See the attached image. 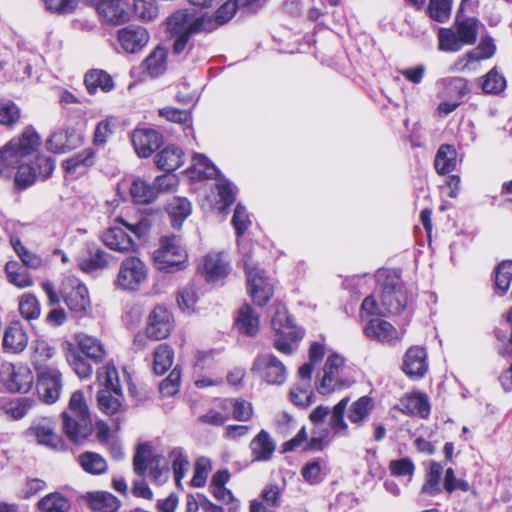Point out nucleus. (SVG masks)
Listing matches in <instances>:
<instances>
[{
    "label": "nucleus",
    "mask_w": 512,
    "mask_h": 512,
    "mask_svg": "<svg viewBox=\"0 0 512 512\" xmlns=\"http://www.w3.org/2000/svg\"><path fill=\"white\" fill-rule=\"evenodd\" d=\"M40 137L37 132L27 127L20 136L12 138L0 148V176H10L24 161L36 160L39 175L47 178L55 168V161L51 157L38 156L37 149Z\"/></svg>",
    "instance_id": "f257e3e1"
},
{
    "label": "nucleus",
    "mask_w": 512,
    "mask_h": 512,
    "mask_svg": "<svg viewBox=\"0 0 512 512\" xmlns=\"http://www.w3.org/2000/svg\"><path fill=\"white\" fill-rule=\"evenodd\" d=\"M151 225V220L145 216L133 223L117 217L103 232L102 241L111 250L120 253L134 252L137 247L134 238L141 239L146 236Z\"/></svg>",
    "instance_id": "f03ea898"
},
{
    "label": "nucleus",
    "mask_w": 512,
    "mask_h": 512,
    "mask_svg": "<svg viewBox=\"0 0 512 512\" xmlns=\"http://www.w3.org/2000/svg\"><path fill=\"white\" fill-rule=\"evenodd\" d=\"M62 419L63 431L71 441L77 443L89 436L92 420L82 391L77 390L72 394Z\"/></svg>",
    "instance_id": "7ed1b4c3"
},
{
    "label": "nucleus",
    "mask_w": 512,
    "mask_h": 512,
    "mask_svg": "<svg viewBox=\"0 0 512 512\" xmlns=\"http://www.w3.org/2000/svg\"><path fill=\"white\" fill-rule=\"evenodd\" d=\"M376 281L381 288V304L388 314H399L407 306L409 296L397 270L379 269Z\"/></svg>",
    "instance_id": "20e7f679"
},
{
    "label": "nucleus",
    "mask_w": 512,
    "mask_h": 512,
    "mask_svg": "<svg viewBox=\"0 0 512 512\" xmlns=\"http://www.w3.org/2000/svg\"><path fill=\"white\" fill-rule=\"evenodd\" d=\"M271 326L275 333L274 347L282 354L291 355L303 337V331L293 324L285 305L277 303L273 306Z\"/></svg>",
    "instance_id": "39448f33"
},
{
    "label": "nucleus",
    "mask_w": 512,
    "mask_h": 512,
    "mask_svg": "<svg viewBox=\"0 0 512 512\" xmlns=\"http://www.w3.org/2000/svg\"><path fill=\"white\" fill-rule=\"evenodd\" d=\"M239 247L246 272L248 292L255 304L263 306L273 295V283L264 271L258 268L253 259L251 247L246 244H239Z\"/></svg>",
    "instance_id": "423d86ee"
},
{
    "label": "nucleus",
    "mask_w": 512,
    "mask_h": 512,
    "mask_svg": "<svg viewBox=\"0 0 512 512\" xmlns=\"http://www.w3.org/2000/svg\"><path fill=\"white\" fill-rule=\"evenodd\" d=\"M153 259L158 270L175 272L186 268L188 254L179 236H164L159 241V247L153 252Z\"/></svg>",
    "instance_id": "0eeeda50"
},
{
    "label": "nucleus",
    "mask_w": 512,
    "mask_h": 512,
    "mask_svg": "<svg viewBox=\"0 0 512 512\" xmlns=\"http://www.w3.org/2000/svg\"><path fill=\"white\" fill-rule=\"evenodd\" d=\"M479 21L475 18H457L454 29H441L438 34L439 50L458 52L477 40Z\"/></svg>",
    "instance_id": "6e6552de"
},
{
    "label": "nucleus",
    "mask_w": 512,
    "mask_h": 512,
    "mask_svg": "<svg viewBox=\"0 0 512 512\" xmlns=\"http://www.w3.org/2000/svg\"><path fill=\"white\" fill-rule=\"evenodd\" d=\"M196 24V17L182 10L169 17L168 29L175 38L172 48L173 54L180 55L185 51L190 53L193 47L190 38L195 34L205 33L204 29H195Z\"/></svg>",
    "instance_id": "1a4fd4ad"
},
{
    "label": "nucleus",
    "mask_w": 512,
    "mask_h": 512,
    "mask_svg": "<svg viewBox=\"0 0 512 512\" xmlns=\"http://www.w3.org/2000/svg\"><path fill=\"white\" fill-rule=\"evenodd\" d=\"M61 295L67 307L75 314L83 317L91 309V301L87 287L75 277H66L61 285Z\"/></svg>",
    "instance_id": "9d476101"
},
{
    "label": "nucleus",
    "mask_w": 512,
    "mask_h": 512,
    "mask_svg": "<svg viewBox=\"0 0 512 512\" xmlns=\"http://www.w3.org/2000/svg\"><path fill=\"white\" fill-rule=\"evenodd\" d=\"M262 382L268 385H282L287 378L286 366L272 353H262L254 359L252 368Z\"/></svg>",
    "instance_id": "9b49d317"
},
{
    "label": "nucleus",
    "mask_w": 512,
    "mask_h": 512,
    "mask_svg": "<svg viewBox=\"0 0 512 512\" xmlns=\"http://www.w3.org/2000/svg\"><path fill=\"white\" fill-rule=\"evenodd\" d=\"M345 367V359L338 353L330 354L323 368V376L317 390L320 394L327 395L348 385L342 377Z\"/></svg>",
    "instance_id": "f8f14e48"
},
{
    "label": "nucleus",
    "mask_w": 512,
    "mask_h": 512,
    "mask_svg": "<svg viewBox=\"0 0 512 512\" xmlns=\"http://www.w3.org/2000/svg\"><path fill=\"white\" fill-rule=\"evenodd\" d=\"M147 278V267L138 257H128L120 265L117 285L123 289L135 290Z\"/></svg>",
    "instance_id": "ddd939ff"
},
{
    "label": "nucleus",
    "mask_w": 512,
    "mask_h": 512,
    "mask_svg": "<svg viewBox=\"0 0 512 512\" xmlns=\"http://www.w3.org/2000/svg\"><path fill=\"white\" fill-rule=\"evenodd\" d=\"M61 389L62 375L56 367H42L37 372V393L46 404L55 403Z\"/></svg>",
    "instance_id": "4468645a"
},
{
    "label": "nucleus",
    "mask_w": 512,
    "mask_h": 512,
    "mask_svg": "<svg viewBox=\"0 0 512 512\" xmlns=\"http://www.w3.org/2000/svg\"><path fill=\"white\" fill-rule=\"evenodd\" d=\"M174 326L172 313L164 306H156L148 315L145 333L151 340L167 338Z\"/></svg>",
    "instance_id": "2eb2a0df"
},
{
    "label": "nucleus",
    "mask_w": 512,
    "mask_h": 512,
    "mask_svg": "<svg viewBox=\"0 0 512 512\" xmlns=\"http://www.w3.org/2000/svg\"><path fill=\"white\" fill-rule=\"evenodd\" d=\"M55 428L56 422L52 418L39 417L32 421L27 434L34 437L39 444L59 450L63 448V442Z\"/></svg>",
    "instance_id": "dca6fc26"
},
{
    "label": "nucleus",
    "mask_w": 512,
    "mask_h": 512,
    "mask_svg": "<svg viewBox=\"0 0 512 512\" xmlns=\"http://www.w3.org/2000/svg\"><path fill=\"white\" fill-rule=\"evenodd\" d=\"M131 141L137 155L147 158L161 146L163 137L154 129L137 128L131 133Z\"/></svg>",
    "instance_id": "f3484780"
},
{
    "label": "nucleus",
    "mask_w": 512,
    "mask_h": 512,
    "mask_svg": "<svg viewBox=\"0 0 512 512\" xmlns=\"http://www.w3.org/2000/svg\"><path fill=\"white\" fill-rule=\"evenodd\" d=\"M1 379L11 392L27 393L33 385V375L30 370L27 368L16 370L12 364L3 367Z\"/></svg>",
    "instance_id": "a211bd4d"
},
{
    "label": "nucleus",
    "mask_w": 512,
    "mask_h": 512,
    "mask_svg": "<svg viewBox=\"0 0 512 512\" xmlns=\"http://www.w3.org/2000/svg\"><path fill=\"white\" fill-rule=\"evenodd\" d=\"M239 6L241 4L237 0H228L216 11L214 16L202 15L196 17L195 29H204L205 33L216 30L233 18Z\"/></svg>",
    "instance_id": "6ab92c4d"
},
{
    "label": "nucleus",
    "mask_w": 512,
    "mask_h": 512,
    "mask_svg": "<svg viewBox=\"0 0 512 512\" xmlns=\"http://www.w3.org/2000/svg\"><path fill=\"white\" fill-rule=\"evenodd\" d=\"M163 466L168 467L166 459L160 454H153L150 445L142 443L137 447L133 458V470L137 475L143 476L147 469L150 473Z\"/></svg>",
    "instance_id": "aec40b11"
},
{
    "label": "nucleus",
    "mask_w": 512,
    "mask_h": 512,
    "mask_svg": "<svg viewBox=\"0 0 512 512\" xmlns=\"http://www.w3.org/2000/svg\"><path fill=\"white\" fill-rule=\"evenodd\" d=\"M80 143L81 137L73 128H60L49 136L46 148L53 153H65L77 148Z\"/></svg>",
    "instance_id": "412c9836"
},
{
    "label": "nucleus",
    "mask_w": 512,
    "mask_h": 512,
    "mask_svg": "<svg viewBox=\"0 0 512 512\" xmlns=\"http://www.w3.org/2000/svg\"><path fill=\"white\" fill-rule=\"evenodd\" d=\"M403 370L413 379L422 378L428 370L427 353L423 347H410L403 359Z\"/></svg>",
    "instance_id": "4be33fe9"
},
{
    "label": "nucleus",
    "mask_w": 512,
    "mask_h": 512,
    "mask_svg": "<svg viewBox=\"0 0 512 512\" xmlns=\"http://www.w3.org/2000/svg\"><path fill=\"white\" fill-rule=\"evenodd\" d=\"M365 336L381 343L399 340L402 334L388 321L380 318L370 319L363 328Z\"/></svg>",
    "instance_id": "5701e85b"
},
{
    "label": "nucleus",
    "mask_w": 512,
    "mask_h": 512,
    "mask_svg": "<svg viewBox=\"0 0 512 512\" xmlns=\"http://www.w3.org/2000/svg\"><path fill=\"white\" fill-rule=\"evenodd\" d=\"M75 348L80 354L98 364L104 361L106 350L100 339L84 332L75 334Z\"/></svg>",
    "instance_id": "b1692460"
},
{
    "label": "nucleus",
    "mask_w": 512,
    "mask_h": 512,
    "mask_svg": "<svg viewBox=\"0 0 512 512\" xmlns=\"http://www.w3.org/2000/svg\"><path fill=\"white\" fill-rule=\"evenodd\" d=\"M28 344V335L23 326L14 322L7 326L3 333L2 348L9 354H19Z\"/></svg>",
    "instance_id": "393cba45"
},
{
    "label": "nucleus",
    "mask_w": 512,
    "mask_h": 512,
    "mask_svg": "<svg viewBox=\"0 0 512 512\" xmlns=\"http://www.w3.org/2000/svg\"><path fill=\"white\" fill-rule=\"evenodd\" d=\"M118 40L126 52L135 53L147 44L149 35L143 27L129 26L119 30Z\"/></svg>",
    "instance_id": "a878e982"
},
{
    "label": "nucleus",
    "mask_w": 512,
    "mask_h": 512,
    "mask_svg": "<svg viewBox=\"0 0 512 512\" xmlns=\"http://www.w3.org/2000/svg\"><path fill=\"white\" fill-rule=\"evenodd\" d=\"M230 270V264L222 253L213 252L204 257L203 273L208 282H215L226 277Z\"/></svg>",
    "instance_id": "bb28decb"
},
{
    "label": "nucleus",
    "mask_w": 512,
    "mask_h": 512,
    "mask_svg": "<svg viewBox=\"0 0 512 512\" xmlns=\"http://www.w3.org/2000/svg\"><path fill=\"white\" fill-rule=\"evenodd\" d=\"M253 461L265 462L271 459L276 444L269 433L262 429L250 442Z\"/></svg>",
    "instance_id": "cd10ccee"
},
{
    "label": "nucleus",
    "mask_w": 512,
    "mask_h": 512,
    "mask_svg": "<svg viewBox=\"0 0 512 512\" xmlns=\"http://www.w3.org/2000/svg\"><path fill=\"white\" fill-rule=\"evenodd\" d=\"M221 408L227 414L239 422H246L253 416V407L249 401L241 398H228L221 401Z\"/></svg>",
    "instance_id": "c85d7f7f"
},
{
    "label": "nucleus",
    "mask_w": 512,
    "mask_h": 512,
    "mask_svg": "<svg viewBox=\"0 0 512 512\" xmlns=\"http://www.w3.org/2000/svg\"><path fill=\"white\" fill-rule=\"evenodd\" d=\"M301 476L310 485H317L324 481L328 474L327 461L323 457H316L304 463Z\"/></svg>",
    "instance_id": "c756f323"
},
{
    "label": "nucleus",
    "mask_w": 512,
    "mask_h": 512,
    "mask_svg": "<svg viewBox=\"0 0 512 512\" xmlns=\"http://www.w3.org/2000/svg\"><path fill=\"white\" fill-rule=\"evenodd\" d=\"M167 213L175 228H180L184 220L191 214V202L185 197L174 196L167 204Z\"/></svg>",
    "instance_id": "7c9ffc66"
},
{
    "label": "nucleus",
    "mask_w": 512,
    "mask_h": 512,
    "mask_svg": "<svg viewBox=\"0 0 512 512\" xmlns=\"http://www.w3.org/2000/svg\"><path fill=\"white\" fill-rule=\"evenodd\" d=\"M457 151L449 144H442L435 155L434 166L438 174L446 175L456 168Z\"/></svg>",
    "instance_id": "2f4dec72"
},
{
    "label": "nucleus",
    "mask_w": 512,
    "mask_h": 512,
    "mask_svg": "<svg viewBox=\"0 0 512 512\" xmlns=\"http://www.w3.org/2000/svg\"><path fill=\"white\" fill-rule=\"evenodd\" d=\"M158 168L171 172L178 169L183 163V151L174 145H168L156 155Z\"/></svg>",
    "instance_id": "473e14b6"
},
{
    "label": "nucleus",
    "mask_w": 512,
    "mask_h": 512,
    "mask_svg": "<svg viewBox=\"0 0 512 512\" xmlns=\"http://www.w3.org/2000/svg\"><path fill=\"white\" fill-rule=\"evenodd\" d=\"M84 83L90 94H95L98 90L110 92L114 88L112 77L104 70L94 69L87 72Z\"/></svg>",
    "instance_id": "72a5a7b5"
},
{
    "label": "nucleus",
    "mask_w": 512,
    "mask_h": 512,
    "mask_svg": "<svg viewBox=\"0 0 512 512\" xmlns=\"http://www.w3.org/2000/svg\"><path fill=\"white\" fill-rule=\"evenodd\" d=\"M87 501L91 509L96 512H115L120 506L118 498L106 491L88 493Z\"/></svg>",
    "instance_id": "f704fd0d"
},
{
    "label": "nucleus",
    "mask_w": 512,
    "mask_h": 512,
    "mask_svg": "<svg viewBox=\"0 0 512 512\" xmlns=\"http://www.w3.org/2000/svg\"><path fill=\"white\" fill-rule=\"evenodd\" d=\"M402 411L408 415L427 418L430 414V404L428 397L422 393L409 395L401 402Z\"/></svg>",
    "instance_id": "c9c22d12"
},
{
    "label": "nucleus",
    "mask_w": 512,
    "mask_h": 512,
    "mask_svg": "<svg viewBox=\"0 0 512 512\" xmlns=\"http://www.w3.org/2000/svg\"><path fill=\"white\" fill-rule=\"evenodd\" d=\"M236 325L241 333L250 337L255 336L259 330V317L251 306L243 305L238 312Z\"/></svg>",
    "instance_id": "e433bc0d"
},
{
    "label": "nucleus",
    "mask_w": 512,
    "mask_h": 512,
    "mask_svg": "<svg viewBox=\"0 0 512 512\" xmlns=\"http://www.w3.org/2000/svg\"><path fill=\"white\" fill-rule=\"evenodd\" d=\"M443 474V466L438 462H431L429 469L425 475V482L421 488V493L436 496L443 490L441 486V478Z\"/></svg>",
    "instance_id": "4c0bfd02"
},
{
    "label": "nucleus",
    "mask_w": 512,
    "mask_h": 512,
    "mask_svg": "<svg viewBox=\"0 0 512 512\" xmlns=\"http://www.w3.org/2000/svg\"><path fill=\"white\" fill-rule=\"evenodd\" d=\"M94 151L91 148L84 149L63 162V167L70 174H82L93 165Z\"/></svg>",
    "instance_id": "58836bf2"
},
{
    "label": "nucleus",
    "mask_w": 512,
    "mask_h": 512,
    "mask_svg": "<svg viewBox=\"0 0 512 512\" xmlns=\"http://www.w3.org/2000/svg\"><path fill=\"white\" fill-rule=\"evenodd\" d=\"M130 195L132 199L139 204H148L153 202L157 197V189L154 187V183L137 178L133 180L130 186Z\"/></svg>",
    "instance_id": "ea45409f"
},
{
    "label": "nucleus",
    "mask_w": 512,
    "mask_h": 512,
    "mask_svg": "<svg viewBox=\"0 0 512 512\" xmlns=\"http://www.w3.org/2000/svg\"><path fill=\"white\" fill-rule=\"evenodd\" d=\"M97 10L108 22L119 24L126 19V12L119 0H99Z\"/></svg>",
    "instance_id": "a19ab883"
},
{
    "label": "nucleus",
    "mask_w": 512,
    "mask_h": 512,
    "mask_svg": "<svg viewBox=\"0 0 512 512\" xmlns=\"http://www.w3.org/2000/svg\"><path fill=\"white\" fill-rule=\"evenodd\" d=\"M10 243L25 267L37 270L45 265L43 258L28 250L18 237L12 236Z\"/></svg>",
    "instance_id": "79ce46f5"
},
{
    "label": "nucleus",
    "mask_w": 512,
    "mask_h": 512,
    "mask_svg": "<svg viewBox=\"0 0 512 512\" xmlns=\"http://www.w3.org/2000/svg\"><path fill=\"white\" fill-rule=\"evenodd\" d=\"M78 463L81 468L91 475L104 474L108 469L107 461L100 454L95 452H84L78 456Z\"/></svg>",
    "instance_id": "37998d69"
},
{
    "label": "nucleus",
    "mask_w": 512,
    "mask_h": 512,
    "mask_svg": "<svg viewBox=\"0 0 512 512\" xmlns=\"http://www.w3.org/2000/svg\"><path fill=\"white\" fill-rule=\"evenodd\" d=\"M167 51L163 47H156L144 60L143 67L152 77L162 75L167 68Z\"/></svg>",
    "instance_id": "c03bdc74"
},
{
    "label": "nucleus",
    "mask_w": 512,
    "mask_h": 512,
    "mask_svg": "<svg viewBox=\"0 0 512 512\" xmlns=\"http://www.w3.org/2000/svg\"><path fill=\"white\" fill-rule=\"evenodd\" d=\"M68 348L66 351V359L69 365L72 367L74 372L81 379H87L92 375L93 368L91 364L82 357V355L77 351L73 343H68Z\"/></svg>",
    "instance_id": "a18cd8bd"
},
{
    "label": "nucleus",
    "mask_w": 512,
    "mask_h": 512,
    "mask_svg": "<svg viewBox=\"0 0 512 512\" xmlns=\"http://www.w3.org/2000/svg\"><path fill=\"white\" fill-rule=\"evenodd\" d=\"M5 273L9 283L18 288H27L33 285V279L17 261H8L5 265Z\"/></svg>",
    "instance_id": "49530a36"
},
{
    "label": "nucleus",
    "mask_w": 512,
    "mask_h": 512,
    "mask_svg": "<svg viewBox=\"0 0 512 512\" xmlns=\"http://www.w3.org/2000/svg\"><path fill=\"white\" fill-rule=\"evenodd\" d=\"M481 88L486 94H499L506 88V78L496 67L479 79Z\"/></svg>",
    "instance_id": "de8ad7c7"
},
{
    "label": "nucleus",
    "mask_w": 512,
    "mask_h": 512,
    "mask_svg": "<svg viewBox=\"0 0 512 512\" xmlns=\"http://www.w3.org/2000/svg\"><path fill=\"white\" fill-rule=\"evenodd\" d=\"M97 378L102 386V391L113 392L116 396L121 395L118 372L114 365L106 364L97 370Z\"/></svg>",
    "instance_id": "09e8293b"
},
{
    "label": "nucleus",
    "mask_w": 512,
    "mask_h": 512,
    "mask_svg": "<svg viewBox=\"0 0 512 512\" xmlns=\"http://www.w3.org/2000/svg\"><path fill=\"white\" fill-rule=\"evenodd\" d=\"M174 360V351L167 344H160L154 351L153 370L155 374L162 375L168 371Z\"/></svg>",
    "instance_id": "8fccbe9b"
},
{
    "label": "nucleus",
    "mask_w": 512,
    "mask_h": 512,
    "mask_svg": "<svg viewBox=\"0 0 512 512\" xmlns=\"http://www.w3.org/2000/svg\"><path fill=\"white\" fill-rule=\"evenodd\" d=\"M42 512H67L70 509L69 500L59 492L49 493L38 502Z\"/></svg>",
    "instance_id": "3c124183"
},
{
    "label": "nucleus",
    "mask_w": 512,
    "mask_h": 512,
    "mask_svg": "<svg viewBox=\"0 0 512 512\" xmlns=\"http://www.w3.org/2000/svg\"><path fill=\"white\" fill-rule=\"evenodd\" d=\"M169 459L171 461L176 484L180 486L189 467L188 456L182 448L175 447L170 451Z\"/></svg>",
    "instance_id": "603ef678"
},
{
    "label": "nucleus",
    "mask_w": 512,
    "mask_h": 512,
    "mask_svg": "<svg viewBox=\"0 0 512 512\" xmlns=\"http://www.w3.org/2000/svg\"><path fill=\"white\" fill-rule=\"evenodd\" d=\"M32 362L37 372L42 367H48L45 362L54 356L55 349L45 340H36L33 345Z\"/></svg>",
    "instance_id": "864d4df0"
},
{
    "label": "nucleus",
    "mask_w": 512,
    "mask_h": 512,
    "mask_svg": "<svg viewBox=\"0 0 512 512\" xmlns=\"http://www.w3.org/2000/svg\"><path fill=\"white\" fill-rule=\"evenodd\" d=\"M211 469V460L204 456L199 457L194 464V475L190 481L191 486L195 488L204 487Z\"/></svg>",
    "instance_id": "5fc2aeb1"
},
{
    "label": "nucleus",
    "mask_w": 512,
    "mask_h": 512,
    "mask_svg": "<svg viewBox=\"0 0 512 512\" xmlns=\"http://www.w3.org/2000/svg\"><path fill=\"white\" fill-rule=\"evenodd\" d=\"M349 399L343 398L337 403L332 411L330 425L334 430L335 434L345 435L347 431V424L344 420V414L348 405Z\"/></svg>",
    "instance_id": "6e6d98bb"
},
{
    "label": "nucleus",
    "mask_w": 512,
    "mask_h": 512,
    "mask_svg": "<svg viewBox=\"0 0 512 512\" xmlns=\"http://www.w3.org/2000/svg\"><path fill=\"white\" fill-rule=\"evenodd\" d=\"M512 281V261H502L495 270V287L504 294Z\"/></svg>",
    "instance_id": "4d7b16f0"
},
{
    "label": "nucleus",
    "mask_w": 512,
    "mask_h": 512,
    "mask_svg": "<svg viewBox=\"0 0 512 512\" xmlns=\"http://www.w3.org/2000/svg\"><path fill=\"white\" fill-rule=\"evenodd\" d=\"M31 163L32 161H24L16 167L15 184L17 187L25 189L34 183L37 177V170Z\"/></svg>",
    "instance_id": "13d9d810"
},
{
    "label": "nucleus",
    "mask_w": 512,
    "mask_h": 512,
    "mask_svg": "<svg viewBox=\"0 0 512 512\" xmlns=\"http://www.w3.org/2000/svg\"><path fill=\"white\" fill-rule=\"evenodd\" d=\"M439 84L445 89L441 92L443 96L459 98L467 92V82L461 77L444 78Z\"/></svg>",
    "instance_id": "bf43d9fd"
},
{
    "label": "nucleus",
    "mask_w": 512,
    "mask_h": 512,
    "mask_svg": "<svg viewBox=\"0 0 512 512\" xmlns=\"http://www.w3.org/2000/svg\"><path fill=\"white\" fill-rule=\"evenodd\" d=\"M19 311L28 321L37 319L41 312L40 303L34 295L24 294L19 301Z\"/></svg>",
    "instance_id": "052dcab7"
},
{
    "label": "nucleus",
    "mask_w": 512,
    "mask_h": 512,
    "mask_svg": "<svg viewBox=\"0 0 512 512\" xmlns=\"http://www.w3.org/2000/svg\"><path fill=\"white\" fill-rule=\"evenodd\" d=\"M133 10L135 15L144 21H152L158 16L155 0H133Z\"/></svg>",
    "instance_id": "680f3d73"
},
{
    "label": "nucleus",
    "mask_w": 512,
    "mask_h": 512,
    "mask_svg": "<svg viewBox=\"0 0 512 512\" xmlns=\"http://www.w3.org/2000/svg\"><path fill=\"white\" fill-rule=\"evenodd\" d=\"M193 169L200 176L205 178H216L219 176V171L215 165L203 154H194L193 156Z\"/></svg>",
    "instance_id": "e2e57ef3"
},
{
    "label": "nucleus",
    "mask_w": 512,
    "mask_h": 512,
    "mask_svg": "<svg viewBox=\"0 0 512 512\" xmlns=\"http://www.w3.org/2000/svg\"><path fill=\"white\" fill-rule=\"evenodd\" d=\"M111 393L110 391H99L97 395L99 408L107 415L117 414L122 408L120 400Z\"/></svg>",
    "instance_id": "0e129e2a"
},
{
    "label": "nucleus",
    "mask_w": 512,
    "mask_h": 512,
    "mask_svg": "<svg viewBox=\"0 0 512 512\" xmlns=\"http://www.w3.org/2000/svg\"><path fill=\"white\" fill-rule=\"evenodd\" d=\"M451 4L452 0H430L429 16L437 22H445L450 16Z\"/></svg>",
    "instance_id": "69168bd1"
},
{
    "label": "nucleus",
    "mask_w": 512,
    "mask_h": 512,
    "mask_svg": "<svg viewBox=\"0 0 512 512\" xmlns=\"http://www.w3.org/2000/svg\"><path fill=\"white\" fill-rule=\"evenodd\" d=\"M20 118V109L10 100H0V124L13 126Z\"/></svg>",
    "instance_id": "338daca9"
},
{
    "label": "nucleus",
    "mask_w": 512,
    "mask_h": 512,
    "mask_svg": "<svg viewBox=\"0 0 512 512\" xmlns=\"http://www.w3.org/2000/svg\"><path fill=\"white\" fill-rule=\"evenodd\" d=\"M371 408V399L363 396L353 403L348 417L351 422L360 423L369 415Z\"/></svg>",
    "instance_id": "774afa93"
}]
</instances>
